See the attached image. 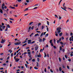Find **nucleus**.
I'll return each mask as SVG.
<instances>
[{
    "mask_svg": "<svg viewBox=\"0 0 73 73\" xmlns=\"http://www.w3.org/2000/svg\"><path fill=\"white\" fill-rule=\"evenodd\" d=\"M61 27L57 28L56 29V31H55V36H58V34H59V33L61 32Z\"/></svg>",
    "mask_w": 73,
    "mask_h": 73,
    "instance_id": "obj_1",
    "label": "nucleus"
},
{
    "mask_svg": "<svg viewBox=\"0 0 73 73\" xmlns=\"http://www.w3.org/2000/svg\"><path fill=\"white\" fill-rule=\"evenodd\" d=\"M21 43V42H17L14 43V45H20Z\"/></svg>",
    "mask_w": 73,
    "mask_h": 73,
    "instance_id": "obj_2",
    "label": "nucleus"
},
{
    "mask_svg": "<svg viewBox=\"0 0 73 73\" xmlns=\"http://www.w3.org/2000/svg\"><path fill=\"white\" fill-rule=\"evenodd\" d=\"M69 40L70 41H73V36H72L70 38Z\"/></svg>",
    "mask_w": 73,
    "mask_h": 73,
    "instance_id": "obj_3",
    "label": "nucleus"
},
{
    "mask_svg": "<svg viewBox=\"0 0 73 73\" xmlns=\"http://www.w3.org/2000/svg\"><path fill=\"white\" fill-rule=\"evenodd\" d=\"M5 39L4 40V39L2 38L1 39V43H2V44H3L4 42H5Z\"/></svg>",
    "mask_w": 73,
    "mask_h": 73,
    "instance_id": "obj_4",
    "label": "nucleus"
},
{
    "mask_svg": "<svg viewBox=\"0 0 73 73\" xmlns=\"http://www.w3.org/2000/svg\"><path fill=\"white\" fill-rule=\"evenodd\" d=\"M38 45H37L36 46V47L35 48V50H37V49H38Z\"/></svg>",
    "mask_w": 73,
    "mask_h": 73,
    "instance_id": "obj_5",
    "label": "nucleus"
},
{
    "mask_svg": "<svg viewBox=\"0 0 73 73\" xmlns=\"http://www.w3.org/2000/svg\"><path fill=\"white\" fill-rule=\"evenodd\" d=\"M28 44H31V40H28Z\"/></svg>",
    "mask_w": 73,
    "mask_h": 73,
    "instance_id": "obj_6",
    "label": "nucleus"
},
{
    "mask_svg": "<svg viewBox=\"0 0 73 73\" xmlns=\"http://www.w3.org/2000/svg\"><path fill=\"white\" fill-rule=\"evenodd\" d=\"M9 8H11V9H15V7H12L11 6H10L9 7Z\"/></svg>",
    "mask_w": 73,
    "mask_h": 73,
    "instance_id": "obj_7",
    "label": "nucleus"
},
{
    "mask_svg": "<svg viewBox=\"0 0 73 73\" xmlns=\"http://www.w3.org/2000/svg\"><path fill=\"white\" fill-rule=\"evenodd\" d=\"M6 28H11V26L9 25H7Z\"/></svg>",
    "mask_w": 73,
    "mask_h": 73,
    "instance_id": "obj_8",
    "label": "nucleus"
},
{
    "mask_svg": "<svg viewBox=\"0 0 73 73\" xmlns=\"http://www.w3.org/2000/svg\"><path fill=\"white\" fill-rule=\"evenodd\" d=\"M39 42H42V39H39Z\"/></svg>",
    "mask_w": 73,
    "mask_h": 73,
    "instance_id": "obj_9",
    "label": "nucleus"
},
{
    "mask_svg": "<svg viewBox=\"0 0 73 73\" xmlns=\"http://www.w3.org/2000/svg\"><path fill=\"white\" fill-rule=\"evenodd\" d=\"M59 70L60 72H61V70H62V69H61V67H60L59 69Z\"/></svg>",
    "mask_w": 73,
    "mask_h": 73,
    "instance_id": "obj_10",
    "label": "nucleus"
},
{
    "mask_svg": "<svg viewBox=\"0 0 73 73\" xmlns=\"http://www.w3.org/2000/svg\"><path fill=\"white\" fill-rule=\"evenodd\" d=\"M43 34H44V33L42 32V33H41V35H40V37H42V35H43Z\"/></svg>",
    "mask_w": 73,
    "mask_h": 73,
    "instance_id": "obj_11",
    "label": "nucleus"
},
{
    "mask_svg": "<svg viewBox=\"0 0 73 73\" xmlns=\"http://www.w3.org/2000/svg\"><path fill=\"white\" fill-rule=\"evenodd\" d=\"M39 35L37 33L35 35V36L36 37V36H38Z\"/></svg>",
    "mask_w": 73,
    "mask_h": 73,
    "instance_id": "obj_12",
    "label": "nucleus"
},
{
    "mask_svg": "<svg viewBox=\"0 0 73 73\" xmlns=\"http://www.w3.org/2000/svg\"><path fill=\"white\" fill-rule=\"evenodd\" d=\"M15 60L16 62H18V61L20 60V59H18L17 60Z\"/></svg>",
    "mask_w": 73,
    "mask_h": 73,
    "instance_id": "obj_13",
    "label": "nucleus"
},
{
    "mask_svg": "<svg viewBox=\"0 0 73 73\" xmlns=\"http://www.w3.org/2000/svg\"><path fill=\"white\" fill-rule=\"evenodd\" d=\"M62 33H61L59 34L60 36H62Z\"/></svg>",
    "mask_w": 73,
    "mask_h": 73,
    "instance_id": "obj_14",
    "label": "nucleus"
},
{
    "mask_svg": "<svg viewBox=\"0 0 73 73\" xmlns=\"http://www.w3.org/2000/svg\"><path fill=\"white\" fill-rule=\"evenodd\" d=\"M3 15L5 17H7V14H4Z\"/></svg>",
    "mask_w": 73,
    "mask_h": 73,
    "instance_id": "obj_15",
    "label": "nucleus"
},
{
    "mask_svg": "<svg viewBox=\"0 0 73 73\" xmlns=\"http://www.w3.org/2000/svg\"><path fill=\"white\" fill-rule=\"evenodd\" d=\"M9 19L10 20H12V21H14L15 20H14L13 19L11 18H10Z\"/></svg>",
    "mask_w": 73,
    "mask_h": 73,
    "instance_id": "obj_16",
    "label": "nucleus"
},
{
    "mask_svg": "<svg viewBox=\"0 0 73 73\" xmlns=\"http://www.w3.org/2000/svg\"><path fill=\"white\" fill-rule=\"evenodd\" d=\"M5 26H3V27H2V29H5Z\"/></svg>",
    "mask_w": 73,
    "mask_h": 73,
    "instance_id": "obj_17",
    "label": "nucleus"
},
{
    "mask_svg": "<svg viewBox=\"0 0 73 73\" xmlns=\"http://www.w3.org/2000/svg\"><path fill=\"white\" fill-rule=\"evenodd\" d=\"M28 8H26L25 10H24V12L25 11H28Z\"/></svg>",
    "mask_w": 73,
    "mask_h": 73,
    "instance_id": "obj_18",
    "label": "nucleus"
},
{
    "mask_svg": "<svg viewBox=\"0 0 73 73\" xmlns=\"http://www.w3.org/2000/svg\"><path fill=\"white\" fill-rule=\"evenodd\" d=\"M36 66H37V67H38V66L39 65H38V62H36Z\"/></svg>",
    "mask_w": 73,
    "mask_h": 73,
    "instance_id": "obj_19",
    "label": "nucleus"
},
{
    "mask_svg": "<svg viewBox=\"0 0 73 73\" xmlns=\"http://www.w3.org/2000/svg\"><path fill=\"white\" fill-rule=\"evenodd\" d=\"M61 8H62V9H63V10H64V11H66V9H64V8H62V7H61Z\"/></svg>",
    "mask_w": 73,
    "mask_h": 73,
    "instance_id": "obj_20",
    "label": "nucleus"
},
{
    "mask_svg": "<svg viewBox=\"0 0 73 73\" xmlns=\"http://www.w3.org/2000/svg\"><path fill=\"white\" fill-rule=\"evenodd\" d=\"M27 45V43H25L23 45H22V46H26V45Z\"/></svg>",
    "mask_w": 73,
    "mask_h": 73,
    "instance_id": "obj_21",
    "label": "nucleus"
},
{
    "mask_svg": "<svg viewBox=\"0 0 73 73\" xmlns=\"http://www.w3.org/2000/svg\"><path fill=\"white\" fill-rule=\"evenodd\" d=\"M44 27V25H42V29H44V27Z\"/></svg>",
    "mask_w": 73,
    "mask_h": 73,
    "instance_id": "obj_22",
    "label": "nucleus"
},
{
    "mask_svg": "<svg viewBox=\"0 0 73 73\" xmlns=\"http://www.w3.org/2000/svg\"><path fill=\"white\" fill-rule=\"evenodd\" d=\"M47 25H49V21H47Z\"/></svg>",
    "mask_w": 73,
    "mask_h": 73,
    "instance_id": "obj_23",
    "label": "nucleus"
},
{
    "mask_svg": "<svg viewBox=\"0 0 73 73\" xmlns=\"http://www.w3.org/2000/svg\"><path fill=\"white\" fill-rule=\"evenodd\" d=\"M46 57V54L44 52V57Z\"/></svg>",
    "mask_w": 73,
    "mask_h": 73,
    "instance_id": "obj_24",
    "label": "nucleus"
},
{
    "mask_svg": "<svg viewBox=\"0 0 73 73\" xmlns=\"http://www.w3.org/2000/svg\"><path fill=\"white\" fill-rule=\"evenodd\" d=\"M60 50H62V47L61 46H60Z\"/></svg>",
    "mask_w": 73,
    "mask_h": 73,
    "instance_id": "obj_25",
    "label": "nucleus"
},
{
    "mask_svg": "<svg viewBox=\"0 0 73 73\" xmlns=\"http://www.w3.org/2000/svg\"><path fill=\"white\" fill-rule=\"evenodd\" d=\"M49 34L48 33H47L46 35L45 36V37H47V36H48V35Z\"/></svg>",
    "mask_w": 73,
    "mask_h": 73,
    "instance_id": "obj_26",
    "label": "nucleus"
},
{
    "mask_svg": "<svg viewBox=\"0 0 73 73\" xmlns=\"http://www.w3.org/2000/svg\"><path fill=\"white\" fill-rule=\"evenodd\" d=\"M50 72H51V73H53V70L52 69H50Z\"/></svg>",
    "mask_w": 73,
    "mask_h": 73,
    "instance_id": "obj_27",
    "label": "nucleus"
},
{
    "mask_svg": "<svg viewBox=\"0 0 73 73\" xmlns=\"http://www.w3.org/2000/svg\"><path fill=\"white\" fill-rule=\"evenodd\" d=\"M52 42V40H50V44H51L53 42Z\"/></svg>",
    "mask_w": 73,
    "mask_h": 73,
    "instance_id": "obj_28",
    "label": "nucleus"
},
{
    "mask_svg": "<svg viewBox=\"0 0 73 73\" xmlns=\"http://www.w3.org/2000/svg\"><path fill=\"white\" fill-rule=\"evenodd\" d=\"M60 44L62 45H63V43H62V41L60 42Z\"/></svg>",
    "mask_w": 73,
    "mask_h": 73,
    "instance_id": "obj_29",
    "label": "nucleus"
},
{
    "mask_svg": "<svg viewBox=\"0 0 73 73\" xmlns=\"http://www.w3.org/2000/svg\"><path fill=\"white\" fill-rule=\"evenodd\" d=\"M63 7L65 9H66L67 8L65 6H63Z\"/></svg>",
    "mask_w": 73,
    "mask_h": 73,
    "instance_id": "obj_30",
    "label": "nucleus"
},
{
    "mask_svg": "<svg viewBox=\"0 0 73 73\" xmlns=\"http://www.w3.org/2000/svg\"><path fill=\"white\" fill-rule=\"evenodd\" d=\"M45 40H46V39L45 38H43V41L44 42Z\"/></svg>",
    "mask_w": 73,
    "mask_h": 73,
    "instance_id": "obj_31",
    "label": "nucleus"
},
{
    "mask_svg": "<svg viewBox=\"0 0 73 73\" xmlns=\"http://www.w3.org/2000/svg\"><path fill=\"white\" fill-rule=\"evenodd\" d=\"M32 61H33V62H35V58L33 59L32 60Z\"/></svg>",
    "mask_w": 73,
    "mask_h": 73,
    "instance_id": "obj_32",
    "label": "nucleus"
},
{
    "mask_svg": "<svg viewBox=\"0 0 73 73\" xmlns=\"http://www.w3.org/2000/svg\"><path fill=\"white\" fill-rule=\"evenodd\" d=\"M33 23V22H31L29 24V25H31V24H32V23Z\"/></svg>",
    "mask_w": 73,
    "mask_h": 73,
    "instance_id": "obj_33",
    "label": "nucleus"
},
{
    "mask_svg": "<svg viewBox=\"0 0 73 73\" xmlns=\"http://www.w3.org/2000/svg\"><path fill=\"white\" fill-rule=\"evenodd\" d=\"M26 42H27V41L26 40H25L24 41V42H22V43H23V44H24V43H25Z\"/></svg>",
    "mask_w": 73,
    "mask_h": 73,
    "instance_id": "obj_34",
    "label": "nucleus"
},
{
    "mask_svg": "<svg viewBox=\"0 0 73 73\" xmlns=\"http://www.w3.org/2000/svg\"><path fill=\"white\" fill-rule=\"evenodd\" d=\"M31 26H30L29 28V30H31Z\"/></svg>",
    "mask_w": 73,
    "mask_h": 73,
    "instance_id": "obj_35",
    "label": "nucleus"
},
{
    "mask_svg": "<svg viewBox=\"0 0 73 73\" xmlns=\"http://www.w3.org/2000/svg\"><path fill=\"white\" fill-rule=\"evenodd\" d=\"M40 25H41V23H39L38 24V27H39V26H40Z\"/></svg>",
    "mask_w": 73,
    "mask_h": 73,
    "instance_id": "obj_36",
    "label": "nucleus"
},
{
    "mask_svg": "<svg viewBox=\"0 0 73 73\" xmlns=\"http://www.w3.org/2000/svg\"><path fill=\"white\" fill-rule=\"evenodd\" d=\"M37 57H41V55H37Z\"/></svg>",
    "mask_w": 73,
    "mask_h": 73,
    "instance_id": "obj_37",
    "label": "nucleus"
},
{
    "mask_svg": "<svg viewBox=\"0 0 73 73\" xmlns=\"http://www.w3.org/2000/svg\"><path fill=\"white\" fill-rule=\"evenodd\" d=\"M8 31V28L6 27V29L5 30V31Z\"/></svg>",
    "mask_w": 73,
    "mask_h": 73,
    "instance_id": "obj_38",
    "label": "nucleus"
},
{
    "mask_svg": "<svg viewBox=\"0 0 73 73\" xmlns=\"http://www.w3.org/2000/svg\"><path fill=\"white\" fill-rule=\"evenodd\" d=\"M2 5L3 7H4V6H5V4H4V3H3Z\"/></svg>",
    "mask_w": 73,
    "mask_h": 73,
    "instance_id": "obj_39",
    "label": "nucleus"
},
{
    "mask_svg": "<svg viewBox=\"0 0 73 73\" xmlns=\"http://www.w3.org/2000/svg\"><path fill=\"white\" fill-rule=\"evenodd\" d=\"M34 69H38V68L36 67H34Z\"/></svg>",
    "mask_w": 73,
    "mask_h": 73,
    "instance_id": "obj_40",
    "label": "nucleus"
},
{
    "mask_svg": "<svg viewBox=\"0 0 73 73\" xmlns=\"http://www.w3.org/2000/svg\"><path fill=\"white\" fill-rule=\"evenodd\" d=\"M34 28V26H33L32 27H31V29H32V30H33V28Z\"/></svg>",
    "mask_w": 73,
    "mask_h": 73,
    "instance_id": "obj_41",
    "label": "nucleus"
},
{
    "mask_svg": "<svg viewBox=\"0 0 73 73\" xmlns=\"http://www.w3.org/2000/svg\"><path fill=\"white\" fill-rule=\"evenodd\" d=\"M62 1V0H61L60 2H59V5H60V3H61V1Z\"/></svg>",
    "mask_w": 73,
    "mask_h": 73,
    "instance_id": "obj_42",
    "label": "nucleus"
},
{
    "mask_svg": "<svg viewBox=\"0 0 73 73\" xmlns=\"http://www.w3.org/2000/svg\"><path fill=\"white\" fill-rule=\"evenodd\" d=\"M61 39H62V40H64V37L62 36L61 37Z\"/></svg>",
    "mask_w": 73,
    "mask_h": 73,
    "instance_id": "obj_43",
    "label": "nucleus"
},
{
    "mask_svg": "<svg viewBox=\"0 0 73 73\" xmlns=\"http://www.w3.org/2000/svg\"><path fill=\"white\" fill-rule=\"evenodd\" d=\"M67 68L68 69H69V66H67Z\"/></svg>",
    "mask_w": 73,
    "mask_h": 73,
    "instance_id": "obj_44",
    "label": "nucleus"
},
{
    "mask_svg": "<svg viewBox=\"0 0 73 73\" xmlns=\"http://www.w3.org/2000/svg\"><path fill=\"white\" fill-rule=\"evenodd\" d=\"M4 69V68H0V70H3Z\"/></svg>",
    "mask_w": 73,
    "mask_h": 73,
    "instance_id": "obj_45",
    "label": "nucleus"
},
{
    "mask_svg": "<svg viewBox=\"0 0 73 73\" xmlns=\"http://www.w3.org/2000/svg\"><path fill=\"white\" fill-rule=\"evenodd\" d=\"M60 40H58L57 41V43H58H58H59V42H60Z\"/></svg>",
    "mask_w": 73,
    "mask_h": 73,
    "instance_id": "obj_46",
    "label": "nucleus"
},
{
    "mask_svg": "<svg viewBox=\"0 0 73 73\" xmlns=\"http://www.w3.org/2000/svg\"><path fill=\"white\" fill-rule=\"evenodd\" d=\"M59 61H60V62H61V58H60V57L59 58Z\"/></svg>",
    "mask_w": 73,
    "mask_h": 73,
    "instance_id": "obj_47",
    "label": "nucleus"
},
{
    "mask_svg": "<svg viewBox=\"0 0 73 73\" xmlns=\"http://www.w3.org/2000/svg\"><path fill=\"white\" fill-rule=\"evenodd\" d=\"M37 8H38V7H35L33 9H37Z\"/></svg>",
    "mask_w": 73,
    "mask_h": 73,
    "instance_id": "obj_48",
    "label": "nucleus"
},
{
    "mask_svg": "<svg viewBox=\"0 0 73 73\" xmlns=\"http://www.w3.org/2000/svg\"><path fill=\"white\" fill-rule=\"evenodd\" d=\"M51 46H53V43H51Z\"/></svg>",
    "mask_w": 73,
    "mask_h": 73,
    "instance_id": "obj_49",
    "label": "nucleus"
},
{
    "mask_svg": "<svg viewBox=\"0 0 73 73\" xmlns=\"http://www.w3.org/2000/svg\"><path fill=\"white\" fill-rule=\"evenodd\" d=\"M18 2H21V0H17Z\"/></svg>",
    "mask_w": 73,
    "mask_h": 73,
    "instance_id": "obj_50",
    "label": "nucleus"
},
{
    "mask_svg": "<svg viewBox=\"0 0 73 73\" xmlns=\"http://www.w3.org/2000/svg\"><path fill=\"white\" fill-rule=\"evenodd\" d=\"M54 48V49H56V46H53Z\"/></svg>",
    "mask_w": 73,
    "mask_h": 73,
    "instance_id": "obj_51",
    "label": "nucleus"
},
{
    "mask_svg": "<svg viewBox=\"0 0 73 73\" xmlns=\"http://www.w3.org/2000/svg\"><path fill=\"white\" fill-rule=\"evenodd\" d=\"M35 41H33V42H31V44H33V43H35Z\"/></svg>",
    "mask_w": 73,
    "mask_h": 73,
    "instance_id": "obj_52",
    "label": "nucleus"
},
{
    "mask_svg": "<svg viewBox=\"0 0 73 73\" xmlns=\"http://www.w3.org/2000/svg\"><path fill=\"white\" fill-rule=\"evenodd\" d=\"M13 56V53H12L11 54V57H12Z\"/></svg>",
    "mask_w": 73,
    "mask_h": 73,
    "instance_id": "obj_53",
    "label": "nucleus"
},
{
    "mask_svg": "<svg viewBox=\"0 0 73 73\" xmlns=\"http://www.w3.org/2000/svg\"><path fill=\"white\" fill-rule=\"evenodd\" d=\"M62 51L63 52H65V49H64V48H63Z\"/></svg>",
    "mask_w": 73,
    "mask_h": 73,
    "instance_id": "obj_54",
    "label": "nucleus"
},
{
    "mask_svg": "<svg viewBox=\"0 0 73 73\" xmlns=\"http://www.w3.org/2000/svg\"><path fill=\"white\" fill-rule=\"evenodd\" d=\"M73 35V33H71L70 34V36H72Z\"/></svg>",
    "mask_w": 73,
    "mask_h": 73,
    "instance_id": "obj_55",
    "label": "nucleus"
},
{
    "mask_svg": "<svg viewBox=\"0 0 73 73\" xmlns=\"http://www.w3.org/2000/svg\"><path fill=\"white\" fill-rule=\"evenodd\" d=\"M9 58H10L9 56H8V57L7 58V60H8V59H9Z\"/></svg>",
    "mask_w": 73,
    "mask_h": 73,
    "instance_id": "obj_56",
    "label": "nucleus"
},
{
    "mask_svg": "<svg viewBox=\"0 0 73 73\" xmlns=\"http://www.w3.org/2000/svg\"><path fill=\"white\" fill-rule=\"evenodd\" d=\"M37 61H38V62H39V60H40V59H39V58H37Z\"/></svg>",
    "mask_w": 73,
    "mask_h": 73,
    "instance_id": "obj_57",
    "label": "nucleus"
},
{
    "mask_svg": "<svg viewBox=\"0 0 73 73\" xmlns=\"http://www.w3.org/2000/svg\"><path fill=\"white\" fill-rule=\"evenodd\" d=\"M27 53L28 54H31V52H28Z\"/></svg>",
    "mask_w": 73,
    "mask_h": 73,
    "instance_id": "obj_58",
    "label": "nucleus"
},
{
    "mask_svg": "<svg viewBox=\"0 0 73 73\" xmlns=\"http://www.w3.org/2000/svg\"><path fill=\"white\" fill-rule=\"evenodd\" d=\"M44 71L45 72H46V68H45Z\"/></svg>",
    "mask_w": 73,
    "mask_h": 73,
    "instance_id": "obj_59",
    "label": "nucleus"
},
{
    "mask_svg": "<svg viewBox=\"0 0 73 73\" xmlns=\"http://www.w3.org/2000/svg\"><path fill=\"white\" fill-rule=\"evenodd\" d=\"M9 22H10V23H11V24H12V23H13V22H12L11 21H10Z\"/></svg>",
    "mask_w": 73,
    "mask_h": 73,
    "instance_id": "obj_60",
    "label": "nucleus"
},
{
    "mask_svg": "<svg viewBox=\"0 0 73 73\" xmlns=\"http://www.w3.org/2000/svg\"><path fill=\"white\" fill-rule=\"evenodd\" d=\"M25 65L26 66V68H27V66H28V64H25Z\"/></svg>",
    "mask_w": 73,
    "mask_h": 73,
    "instance_id": "obj_61",
    "label": "nucleus"
},
{
    "mask_svg": "<svg viewBox=\"0 0 73 73\" xmlns=\"http://www.w3.org/2000/svg\"><path fill=\"white\" fill-rule=\"evenodd\" d=\"M2 9H3V10H4V7H2Z\"/></svg>",
    "mask_w": 73,
    "mask_h": 73,
    "instance_id": "obj_62",
    "label": "nucleus"
},
{
    "mask_svg": "<svg viewBox=\"0 0 73 73\" xmlns=\"http://www.w3.org/2000/svg\"><path fill=\"white\" fill-rule=\"evenodd\" d=\"M3 26L2 25H0V28H3Z\"/></svg>",
    "mask_w": 73,
    "mask_h": 73,
    "instance_id": "obj_63",
    "label": "nucleus"
},
{
    "mask_svg": "<svg viewBox=\"0 0 73 73\" xmlns=\"http://www.w3.org/2000/svg\"><path fill=\"white\" fill-rule=\"evenodd\" d=\"M66 42H64V43H63V45H66Z\"/></svg>",
    "mask_w": 73,
    "mask_h": 73,
    "instance_id": "obj_64",
    "label": "nucleus"
}]
</instances>
